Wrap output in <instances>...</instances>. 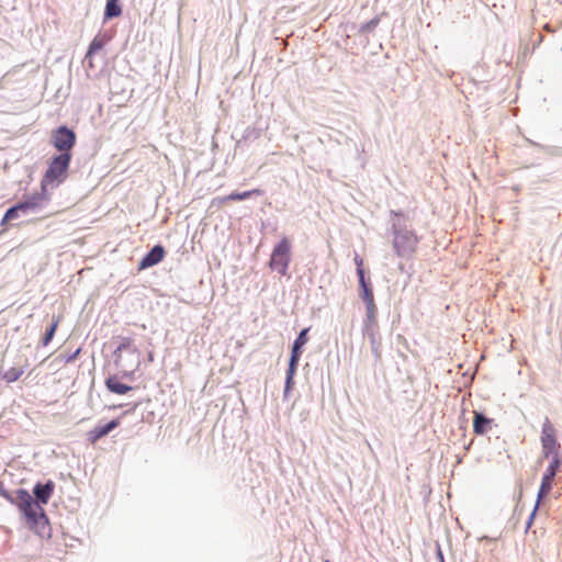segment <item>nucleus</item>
Instances as JSON below:
<instances>
[{
	"label": "nucleus",
	"instance_id": "obj_1",
	"mask_svg": "<svg viewBox=\"0 0 562 562\" xmlns=\"http://www.w3.org/2000/svg\"><path fill=\"white\" fill-rule=\"evenodd\" d=\"M18 506L23 513L27 527L38 535L48 530V518L42 507L27 491L20 490L16 494Z\"/></svg>",
	"mask_w": 562,
	"mask_h": 562
},
{
	"label": "nucleus",
	"instance_id": "obj_2",
	"mask_svg": "<svg viewBox=\"0 0 562 562\" xmlns=\"http://www.w3.org/2000/svg\"><path fill=\"white\" fill-rule=\"evenodd\" d=\"M71 154H59L55 156L42 178L41 190L45 191L48 186H58L64 182L67 178Z\"/></svg>",
	"mask_w": 562,
	"mask_h": 562
},
{
	"label": "nucleus",
	"instance_id": "obj_3",
	"mask_svg": "<svg viewBox=\"0 0 562 562\" xmlns=\"http://www.w3.org/2000/svg\"><path fill=\"white\" fill-rule=\"evenodd\" d=\"M291 261V243L289 238L283 237L273 248L269 266L272 270L278 271L281 276L288 273Z\"/></svg>",
	"mask_w": 562,
	"mask_h": 562
},
{
	"label": "nucleus",
	"instance_id": "obj_4",
	"mask_svg": "<svg viewBox=\"0 0 562 562\" xmlns=\"http://www.w3.org/2000/svg\"><path fill=\"white\" fill-rule=\"evenodd\" d=\"M419 238L413 231L400 229L395 233L393 245L400 257H411L417 248Z\"/></svg>",
	"mask_w": 562,
	"mask_h": 562
},
{
	"label": "nucleus",
	"instance_id": "obj_5",
	"mask_svg": "<svg viewBox=\"0 0 562 562\" xmlns=\"http://www.w3.org/2000/svg\"><path fill=\"white\" fill-rule=\"evenodd\" d=\"M540 439L544 457L548 458L552 456V458H554L555 456H559L561 446L557 440V430L548 417H546L542 424Z\"/></svg>",
	"mask_w": 562,
	"mask_h": 562
},
{
	"label": "nucleus",
	"instance_id": "obj_6",
	"mask_svg": "<svg viewBox=\"0 0 562 562\" xmlns=\"http://www.w3.org/2000/svg\"><path fill=\"white\" fill-rule=\"evenodd\" d=\"M52 143L60 154H71L76 144V134L72 130L60 126L52 133Z\"/></svg>",
	"mask_w": 562,
	"mask_h": 562
},
{
	"label": "nucleus",
	"instance_id": "obj_7",
	"mask_svg": "<svg viewBox=\"0 0 562 562\" xmlns=\"http://www.w3.org/2000/svg\"><path fill=\"white\" fill-rule=\"evenodd\" d=\"M560 464H561V460H560L559 456H555L554 458H552L549 467L547 468V470L543 474L542 482H541L539 493H538V501H541L542 498L547 497L551 493V490L553 487L554 476L557 474V471H558Z\"/></svg>",
	"mask_w": 562,
	"mask_h": 562
},
{
	"label": "nucleus",
	"instance_id": "obj_8",
	"mask_svg": "<svg viewBox=\"0 0 562 562\" xmlns=\"http://www.w3.org/2000/svg\"><path fill=\"white\" fill-rule=\"evenodd\" d=\"M302 355V347L293 344L291 358L289 362V368L286 370V379H285V393L289 392L293 387V379L297 369V364Z\"/></svg>",
	"mask_w": 562,
	"mask_h": 562
},
{
	"label": "nucleus",
	"instance_id": "obj_9",
	"mask_svg": "<svg viewBox=\"0 0 562 562\" xmlns=\"http://www.w3.org/2000/svg\"><path fill=\"white\" fill-rule=\"evenodd\" d=\"M360 286L361 297L364 301L367 307L368 321L369 323L375 325L376 306L374 303L373 291L367 282H364V284H360Z\"/></svg>",
	"mask_w": 562,
	"mask_h": 562
},
{
	"label": "nucleus",
	"instance_id": "obj_10",
	"mask_svg": "<svg viewBox=\"0 0 562 562\" xmlns=\"http://www.w3.org/2000/svg\"><path fill=\"white\" fill-rule=\"evenodd\" d=\"M165 255L166 251L161 245L154 246L150 249V251L143 257V259L139 262L138 269L144 270L159 263L160 261H162Z\"/></svg>",
	"mask_w": 562,
	"mask_h": 562
},
{
	"label": "nucleus",
	"instance_id": "obj_11",
	"mask_svg": "<svg viewBox=\"0 0 562 562\" xmlns=\"http://www.w3.org/2000/svg\"><path fill=\"white\" fill-rule=\"evenodd\" d=\"M263 194V191L261 189H252V190H248V191H244V192H232L231 194L226 195V196H221V198H216L213 200V204H225L229 201H243V200H246V199H249L254 195H261Z\"/></svg>",
	"mask_w": 562,
	"mask_h": 562
},
{
	"label": "nucleus",
	"instance_id": "obj_12",
	"mask_svg": "<svg viewBox=\"0 0 562 562\" xmlns=\"http://www.w3.org/2000/svg\"><path fill=\"white\" fill-rule=\"evenodd\" d=\"M494 425V420L492 418L485 417L482 413L473 412V431L475 435H485L487 434Z\"/></svg>",
	"mask_w": 562,
	"mask_h": 562
},
{
	"label": "nucleus",
	"instance_id": "obj_13",
	"mask_svg": "<svg viewBox=\"0 0 562 562\" xmlns=\"http://www.w3.org/2000/svg\"><path fill=\"white\" fill-rule=\"evenodd\" d=\"M120 425V422L114 419L103 426H98L91 429L88 434V440L94 445L99 439L106 436L110 431L116 428Z\"/></svg>",
	"mask_w": 562,
	"mask_h": 562
},
{
	"label": "nucleus",
	"instance_id": "obj_14",
	"mask_svg": "<svg viewBox=\"0 0 562 562\" xmlns=\"http://www.w3.org/2000/svg\"><path fill=\"white\" fill-rule=\"evenodd\" d=\"M54 492V483L47 482L46 484H36L34 487V494L37 498L36 502L40 504H47Z\"/></svg>",
	"mask_w": 562,
	"mask_h": 562
},
{
	"label": "nucleus",
	"instance_id": "obj_15",
	"mask_svg": "<svg viewBox=\"0 0 562 562\" xmlns=\"http://www.w3.org/2000/svg\"><path fill=\"white\" fill-rule=\"evenodd\" d=\"M49 200V195L47 193V189L45 191L41 190V193H35L31 196H29L25 201H23L25 204H27V209L31 211L38 210L43 206L45 202Z\"/></svg>",
	"mask_w": 562,
	"mask_h": 562
},
{
	"label": "nucleus",
	"instance_id": "obj_16",
	"mask_svg": "<svg viewBox=\"0 0 562 562\" xmlns=\"http://www.w3.org/2000/svg\"><path fill=\"white\" fill-rule=\"evenodd\" d=\"M105 385L110 392L120 394V395L126 394L127 392H130L132 390V386L121 383L119 381L117 376H115V375L109 376L105 380Z\"/></svg>",
	"mask_w": 562,
	"mask_h": 562
},
{
	"label": "nucleus",
	"instance_id": "obj_17",
	"mask_svg": "<svg viewBox=\"0 0 562 562\" xmlns=\"http://www.w3.org/2000/svg\"><path fill=\"white\" fill-rule=\"evenodd\" d=\"M109 40V36L105 34H98L94 36L89 45L86 58H91L97 52L101 50L106 45Z\"/></svg>",
	"mask_w": 562,
	"mask_h": 562
},
{
	"label": "nucleus",
	"instance_id": "obj_18",
	"mask_svg": "<svg viewBox=\"0 0 562 562\" xmlns=\"http://www.w3.org/2000/svg\"><path fill=\"white\" fill-rule=\"evenodd\" d=\"M25 367H27V361H25V366L23 367H12L8 369L1 374L2 380L8 383L18 381L24 374Z\"/></svg>",
	"mask_w": 562,
	"mask_h": 562
},
{
	"label": "nucleus",
	"instance_id": "obj_19",
	"mask_svg": "<svg viewBox=\"0 0 562 562\" xmlns=\"http://www.w3.org/2000/svg\"><path fill=\"white\" fill-rule=\"evenodd\" d=\"M122 14V8L120 4V0H106L105 19L116 18Z\"/></svg>",
	"mask_w": 562,
	"mask_h": 562
},
{
	"label": "nucleus",
	"instance_id": "obj_20",
	"mask_svg": "<svg viewBox=\"0 0 562 562\" xmlns=\"http://www.w3.org/2000/svg\"><path fill=\"white\" fill-rule=\"evenodd\" d=\"M58 325H59V317H53V323H52L49 329H47V331L45 333V336L43 337L44 346H47L52 341V339L57 330Z\"/></svg>",
	"mask_w": 562,
	"mask_h": 562
},
{
	"label": "nucleus",
	"instance_id": "obj_21",
	"mask_svg": "<svg viewBox=\"0 0 562 562\" xmlns=\"http://www.w3.org/2000/svg\"><path fill=\"white\" fill-rule=\"evenodd\" d=\"M353 260L357 266V274L359 277V283L364 284V282H367V281L364 279L363 259L360 256L356 255Z\"/></svg>",
	"mask_w": 562,
	"mask_h": 562
},
{
	"label": "nucleus",
	"instance_id": "obj_22",
	"mask_svg": "<svg viewBox=\"0 0 562 562\" xmlns=\"http://www.w3.org/2000/svg\"><path fill=\"white\" fill-rule=\"evenodd\" d=\"M20 215L21 214L19 213L18 209L15 206H12L5 212V214L2 218V224L13 221V220L18 218Z\"/></svg>",
	"mask_w": 562,
	"mask_h": 562
},
{
	"label": "nucleus",
	"instance_id": "obj_23",
	"mask_svg": "<svg viewBox=\"0 0 562 562\" xmlns=\"http://www.w3.org/2000/svg\"><path fill=\"white\" fill-rule=\"evenodd\" d=\"M308 330H310V328L302 329L301 333L299 334V336L296 337V339L294 340V344L303 348L304 345L308 340V338H307Z\"/></svg>",
	"mask_w": 562,
	"mask_h": 562
},
{
	"label": "nucleus",
	"instance_id": "obj_24",
	"mask_svg": "<svg viewBox=\"0 0 562 562\" xmlns=\"http://www.w3.org/2000/svg\"><path fill=\"white\" fill-rule=\"evenodd\" d=\"M370 338H371V342L373 345L374 353L376 355V357H380V353H379V341L376 340L375 334L371 333Z\"/></svg>",
	"mask_w": 562,
	"mask_h": 562
},
{
	"label": "nucleus",
	"instance_id": "obj_25",
	"mask_svg": "<svg viewBox=\"0 0 562 562\" xmlns=\"http://www.w3.org/2000/svg\"><path fill=\"white\" fill-rule=\"evenodd\" d=\"M14 206L18 209L20 214L25 215V214L30 213V210L27 209V204H25L24 202H20Z\"/></svg>",
	"mask_w": 562,
	"mask_h": 562
},
{
	"label": "nucleus",
	"instance_id": "obj_26",
	"mask_svg": "<svg viewBox=\"0 0 562 562\" xmlns=\"http://www.w3.org/2000/svg\"><path fill=\"white\" fill-rule=\"evenodd\" d=\"M80 350H81V349H80V348H78V349H77L72 355H70L69 357H67L65 361H66V362H71V361H74V360L78 357V355L80 353Z\"/></svg>",
	"mask_w": 562,
	"mask_h": 562
},
{
	"label": "nucleus",
	"instance_id": "obj_27",
	"mask_svg": "<svg viewBox=\"0 0 562 562\" xmlns=\"http://www.w3.org/2000/svg\"><path fill=\"white\" fill-rule=\"evenodd\" d=\"M130 345V339H126L120 347L119 349H122V348H126L127 346Z\"/></svg>",
	"mask_w": 562,
	"mask_h": 562
},
{
	"label": "nucleus",
	"instance_id": "obj_28",
	"mask_svg": "<svg viewBox=\"0 0 562 562\" xmlns=\"http://www.w3.org/2000/svg\"><path fill=\"white\" fill-rule=\"evenodd\" d=\"M326 562H330V561H326Z\"/></svg>",
	"mask_w": 562,
	"mask_h": 562
}]
</instances>
